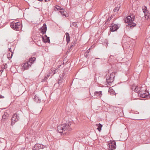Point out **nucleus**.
Returning <instances> with one entry per match:
<instances>
[{
  "mask_svg": "<svg viewBox=\"0 0 150 150\" xmlns=\"http://www.w3.org/2000/svg\"><path fill=\"white\" fill-rule=\"evenodd\" d=\"M71 124L69 122H68V123L64 124L58 126L57 127V132L63 134L67 135L68 134L67 133L68 131L71 130V128L70 127Z\"/></svg>",
  "mask_w": 150,
  "mask_h": 150,
  "instance_id": "f257e3e1",
  "label": "nucleus"
},
{
  "mask_svg": "<svg viewBox=\"0 0 150 150\" xmlns=\"http://www.w3.org/2000/svg\"><path fill=\"white\" fill-rule=\"evenodd\" d=\"M10 26L15 30H19L22 28V25L21 22L13 21L10 23Z\"/></svg>",
  "mask_w": 150,
  "mask_h": 150,
  "instance_id": "f03ea898",
  "label": "nucleus"
},
{
  "mask_svg": "<svg viewBox=\"0 0 150 150\" xmlns=\"http://www.w3.org/2000/svg\"><path fill=\"white\" fill-rule=\"evenodd\" d=\"M36 60V58L33 57H31L30 58L28 62L24 63L23 66V68L24 70H27L28 69L29 67H31V64H33L34 62Z\"/></svg>",
  "mask_w": 150,
  "mask_h": 150,
  "instance_id": "7ed1b4c3",
  "label": "nucleus"
},
{
  "mask_svg": "<svg viewBox=\"0 0 150 150\" xmlns=\"http://www.w3.org/2000/svg\"><path fill=\"white\" fill-rule=\"evenodd\" d=\"M55 7L57 10H60L59 12L62 16H64L65 17H67L68 16V14L66 11L63 8H62L59 6L57 5Z\"/></svg>",
  "mask_w": 150,
  "mask_h": 150,
  "instance_id": "20e7f679",
  "label": "nucleus"
},
{
  "mask_svg": "<svg viewBox=\"0 0 150 150\" xmlns=\"http://www.w3.org/2000/svg\"><path fill=\"white\" fill-rule=\"evenodd\" d=\"M140 97L143 98H146L149 99L150 98V94L149 91L146 89L144 91H142V90L139 94Z\"/></svg>",
  "mask_w": 150,
  "mask_h": 150,
  "instance_id": "39448f33",
  "label": "nucleus"
},
{
  "mask_svg": "<svg viewBox=\"0 0 150 150\" xmlns=\"http://www.w3.org/2000/svg\"><path fill=\"white\" fill-rule=\"evenodd\" d=\"M19 115H17L16 113H15L12 116L11 119V125H13L15 122L18 121L19 119Z\"/></svg>",
  "mask_w": 150,
  "mask_h": 150,
  "instance_id": "423d86ee",
  "label": "nucleus"
},
{
  "mask_svg": "<svg viewBox=\"0 0 150 150\" xmlns=\"http://www.w3.org/2000/svg\"><path fill=\"white\" fill-rule=\"evenodd\" d=\"M117 24H115L113 23H112L111 26H110V31L113 32L116 31L119 28Z\"/></svg>",
  "mask_w": 150,
  "mask_h": 150,
  "instance_id": "0eeeda50",
  "label": "nucleus"
},
{
  "mask_svg": "<svg viewBox=\"0 0 150 150\" xmlns=\"http://www.w3.org/2000/svg\"><path fill=\"white\" fill-rule=\"evenodd\" d=\"M44 148V146L41 144H35L32 148L33 150H39L40 149H42Z\"/></svg>",
  "mask_w": 150,
  "mask_h": 150,
  "instance_id": "6e6552de",
  "label": "nucleus"
},
{
  "mask_svg": "<svg viewBox=\"0 0 150 150\" xmlns=\"http://www.w3.org/2000/svg\"><path fill=\"white\" fill-rule=\"evenodd\" d=\"M108 145L110 150H112L116 149V142L115 141H112L110 143H109Z\"/></svg>",
  "mask_w": 150,
  "mask_h": 150,
  "instance_id": "1a4fd4ad",
  "label": "nucleus"
},
{
  "mask_svg": "<svg viewBox=\"0 0 150 150\" xmlns=\"http://www.w3.org/2000/svg\"><path fill=\"white\" fill-rule=\"evenodd\" d=\"M47 29L46 25L45 23H44L42 27L39 29V30L40 31V32L42 35H44L46 33Z\"/></svg>",
  "mask_w": 150,
  "mask_h": 150,
  "instance_id": "9d476101",
  "label": "nucleus"
},
{
  "mask_svg": "<svg viewBox=\"0 0 150 150\" xmlns=\"http://www.w3.org/2000/svg\"><path fill=\"white\" fill-rule=\"evenodd\" d=\"M147 7L146 6H144L142 7L143 11L144 13L145 18L148 19L149 17L150 13L147 11Z\"/></svg>",
  "mask_w": 150,
  "mask_h": 150,
  "instance_id": "9b49d317",
  "label": "nucleus"
},
{
  "mask_svg": "<svg viewBox=\"0 0 150 150\" xmlns=\"http://www.w3.org/2000/svg\"><path fill=\"white\" fill-rule=\"evenodd\" d=\"M9 112V110H7L5 111L4 114L2 116V121H4L5 119H6L8 118L9 116L8 113Z\"/></svg>",
  "mask_w": 150,
  "mask_h": 150,
  "instance_id": "f8f14e48",
  "label": "nucleus"
},
{
  "mask_svg": "<svg viewBox=\"0 0 150 150\" xmlns=\"http://www.w3.org/2000/svg\"><path fill=\"white\" fill-rule=\"evenodd\" d=\"M124 20L125 23H129L132 22V20L131 16V15H129L127 16L126 18H124Z\"/></svg>",
  "mask_w": 150,
  "mask_h": 150,
  "instance_id": "ddd939ff",
  "label": "nucleus"
},
{
  "mask_svg": "<svg viewBox=\"0 0 150 150\" xmlns=\"http://www.w3.org/2000/svg\"><path fill=\"white\" fill-rule=\"evenodd\" d=\"M114 78H112V77L109 76L108 78L106 79V81L108 84L111 86L112 83L114 81Z\"/></svg>",
  "mask_w": 150,
  "mask_h": 150,
  "instance_id": "4468645a",
  "label": "nucleus"
},
{
  "mask_svg": "<svg viewBox=\"0 0 150 150\" xmlns=\"http://www.w3.org/2000/svg\"><path fill=\"white\" fill-rule=\"evenodd\" d=\"M41 37L42 38V41L44 43H46L47 42L48 43H50L49 37H47V38H45L44 36L43 35H42Z\"/></svg>",
  "mask_w": 150,
  "mask_h": 150,
  "instance_id": "2eb2a0df",
  "label": "nucleus"
},
{
  "mask_svg": "<svg viewBox=\"0 0 150 150\" xmlns=\"http://www.w3.org/2000/svg\"><path fill=\"white\" fill-rule=\"evenodd\" d=\"M65 35H66V40L67 42V44H68L70 41V37L69 33L67 32L65 33Z\"/></svg>",
  "mask_w": 150,
  "mask_h": 150,
  "instance_id": "dca6fc26",
  "label": "nucleus"
},
{
  "mask_svg": "<svg viewBox=\"0 0 150 150\" xmlns=\"http://www.w3.org/2000/svg\"><path fill=\"white\" fill-rule=\"evenodd\" d=\"M34 99L35 101L37 103H40L41 102V99L38 96L36 95L35 96Z\"/></svg>",
  "mask_w": 150,
  "mask_h": 150,
  "instance_id": "f3484780",
  "label": "nucleus"
},
{
  "mask_svg": "<svg viewBox=\"0 0 150 150\" xmlns=\"http://www.w3.org/2000/svg\"><path fill=\"white\" fill-rule=\"evenodd\" d=\"M94 96L98 97L100 98L102 96V91H96L94 93Z\"/></svg>",
  "mask_w": 150,
  "mask_h": 150,
  "instance_id": "a211bd4d",
  "label": "nucleus"
},
{
  "mask_svg": "<svg viewBox=\"0 0 150 150\" xmlns=\"http://www.w3.org/2000/svg\"><path fill=\"white\" fill-rule=\"evenodd\" d=\"M96 126L97 127V129L98 130L99 132H100L101 130V128L103 126V125L100 123L96 124Z\"/></svg>",
  "mask_w": 150,
  "mask_h": 150,
  "instance_id": "6ab92c4d",
  "label": "nucleus"
},
{
  "mask_svg": "<svg viewBox=\"0 0 150 150\" xmlns=\"http://www.w3.org/2000/svg\"><path fill=\"white\" fill-rule=\"evenodd\" d=\"M134 91L135 92L138 93L139 95L140 92L142 91V90L140 88H138V87H136L135 88Z\"/></svg>",
  "mask_w": 150,
  "mask_h": 150,
  "instance_id": "aec40b11",
  "label": "nucleus"
},
{
  "mask_svg": "<svg viewBox=\"0 0 150 150\" xmlns=\"http://www.w3.org/2000/svg\"><path fill=\"white\" fill-rule=\"evenodd\" d=\"M131 24H128L126 25V26L129 27L130 28L133 27L136 25V24L135 23L132 22V23H130Z\"/></svg>",
  "mask_w": 150,
  "mask_h": 150,
  "instance_id": "412c9836",
  "label": "nucleus"
},
{
  "mask_svg": "<svg viewBox=\"0 0 150 150\" xmlns=\"http://www.w3.org/2000/svg\"><path fill=\"white\" fill-rule=\"evenodd\" d=\"M120 7V4L117 5V6L114 9L113 11L114 12H117L119 10Z\"/></svg>",
  "mask_w": 150,
  "mask_h": 150,
  "instance_id": "4be33fe9",
  "label": "nucleus"
},
{
  "mask_svg": "<svg viewBox=\"0 0 150 150\" xmlns=\"http://www.w3.org/2000/svg\"><path fill=\"white\" fill-rule=\"evenodd\" d=\"M108 92L110 93L111 95H113L115 93V91L112 89H109Z\"/></svg>",
  "mask_w": 150,
  "mask_h": 150,
  "instance_id": "5701e85b",
  "label": "nucleus"
},
{
  "mask_svg": "<svg viewBox=\"0 0 150 150\" xmlns=\"http://www.w3.org/2000/svg\"><path fill=\"white\" fill-rule=\"evenodd\" d=\"M66 74V69H65L64 71H63V73H62V74L61 75H60V76H61V78H62V79H63V78H64V76Z\"/></svg>",
  "mask_w": 150,
  "mask_h": 150,
  "instance_id": "b1692460",
  "label": "nucleus"
},
{
  "mask_svg": "<svg viewBox=\"0 0 150 150\" xmlns=\"http://www.w3.org/2000/svg\"><path fill=\"white\" fill-rule=\"evenodd\" d=\"M50 75L49 74H47L46 76H45L44 79H42V82H45V81L48 78V77Z\"/></svg>",
  "mask_w": 150,
  "mask_h": 150,
  "instance_id": "393cba45",
  "label": "nucleus"
},
{
  "mask_svg": "<svg viewBox=\"0 0 150 150\" xmlns=\"http://www.w3.org/2000/svg\"><path fill=\"white\" fill-rule=\"evenodd\" d=\"M76 42L77 40H74V41L72 42L71 45L70 46V48L72 47L73 46H74V45L76 43Z\"/></svg>",
  "mask_w": 150,
  "mask_h": 150,
  "instance_id": "a878e982",
  "label": "nucleus"
},
{
  "mask_svg": "<svg viewBox=\"0 0 150 150\" xmlns=\"http://www.w3.org/2000/svg\"><path fill=\"white\" fill-rule=\"evenodd\" d=\"M60 79H59L58 81V83L59 85H60L61 84L62 82V78H61V76L60 77Z\"/></svg>",
  "mask_w": 150,
  "mask_h": 150,
  "instance_id": "bb28decb",
  "label": "nucleus"
},
{
  "mask_svg": "<svg viewBox=\"0 0 150 150\" xmlns=\"http://www.w3.org/2000/svg\"><path fill=\"white\" fill-rule=\"evenodd\" d=\"M2 20L1 18L0 19V25H1V26H3V25L4 24V21L2 22Z\"/></svg>",
  "mask_w": 150,
  "mask_h": 150,
  "instance_id": "cd10ccee",
  "label": "nucleus"
},
{
  "mask_svg": "<svg viewBox=\"0 0 150 150\" xmlns=\"http://www.w3.org/2000/svg\"><path fill=\"white\" fill-rule=\"evenodd\" d=\"M114 56V55H111L109 57V59L108 60L109 61L111 62L112 60V59H113L112 57H113Z\"/></svg>",
  "mask_w": 150,
  "mask_h": 150,
  "instance_id": "c85d7f7f",
  "label": "nucleus"
},
{
  "mask_svg": "<svg viewBox=\"0 0 150 150\" xmlns=\"http://www.w3.org/2000/svg\"><path fill=\"white\" fill-rule=\"evenodd\" d=\"M109 76L112 77V78L114 79L115 78V74L113 73H111Z\"/></svg>",
  "mask_w": 150,
  "mask_h": 150,
  "instance_id": "c756f323",
  "label": "nucleus"
},
{
  "mask_svg": "<svg viewBox=\"0 0 150 150\" xmlns=\"http://www.w3.org/2000/svg\"><path fill=\"white\" fill-rule=\"evenodd\" d=\"M72 25L76 28L78 27L76 23H73L72 24Z\"/></svg>",
  "mask_w": 150,
  "mask_h": 150,
  "instance_id": "7c9ffc66",
  "label": "nucleus"
},
{
  "mask_svg": "<svg viewBox=\"0 0 150 150\" xmlns=\"http://www.w3.org/2000/svg\"><path fill=\"white\" fill-rule=\"evenodd\" d=\"M10 52H11V57H10V59H11L13 56V52L12 51V50H11V48H10Z\"/></svg>",
  "mask_w": 150,
  "mask_h": 150,
  "instance_id": "2f4dec72",
  "label": "nucleus"
},
{
  "mask_svg": "<svg viewBox=\"0 0 150 150\" xmlns=\"http://www.w3.org/2000/svg\"><path fill=\"white\" fill-rule=\"evenodd\" d=\"M89 52H86L84 54V55L87 58L88 57V54H87Z\"/></svg>",
  "mask_w": 150,
  "mask_h": 150,
  "instance_id": "473e14b6",
  "label": "nucleus"
},
{
  "mask_svg": "<svg viewBox=\"0 0 150 150\" xmlns=\"http://www.w3.org/2000/svg\"><path fill=\"white\" fill-rule=\"evenodd\" d=\"M132 22H133V21L135 19V16H134L132 15Z\"/></svg>",
  "mask_w": 150,
  "mask_h": 150,
  "instance_id": "72a5a7b5",
  "label": "nucleus"
},
{
  "mask_svg": "<svg viewBox=\"0 0 150 150\" xmlns=\"http://www.w3.org/2000/svg\"><path fill=\"white\" fill-rule=\"evenodd\" d=\"M110 20H111V18H108V19H107V22H109V21Z\"/></svg>",
  "mask_w": 150,
  "mask_h": 150,
  "instance_id": "f704fd0d",
  "label": "nucleus"
},
{
  "mask_svg": "<svg viewBox=\"0 0 150 150\" xmlns=\"http://www.w3.org/2000/svg\"><path fill=\"white\" fill-rule=\"evenodd\" d=\"M4 97L3 96H2L1 95H0V98H4Z\"/></svg>",
  "mask_w": 150,
  "mask_h": 150,
  "instance_id": "c9c22d12",
  "label": "nucleus"
},
{
  "mask_svg": "<svg viewBox=\"0 0 150 150\" xmlns=\"http://www.w3.org/2000/svg\"><path fill=\"white\" fill-rule=\"evenodd\" d=\"M9 54V53H8V54L7 55V57L9 59V55L8 54Z\"/></svg>",
  "mask_w": 150,
  "mask_h": 150,
  "instance_id": "e433bc0d",
  "label": "nucleus"
},
{
  "mask_svg": "<svg viewBox=\"0 0 150 150\" xmlns=\"http://www.w3.org/2000/svg\"><path fill=\"white\" fill-rule=\"evenodd\" d=\"M44 36L45 38H47V37H47V35H45L44 36Z\"/></svg>",
  "mask_w": 150,
  "mask_h": 150,
  "instance_id": "4c0bfd02",
  "label": "nucleus"
},
{
  "mask_svg": "<svg viewBox=\"0 0 150 150\" xmlns=\"http://www.w3.org/2000/svg\"><path fill=\"white\" fill-rule=\"evenodd\" d=\"M135 87H135L132 86V90H133V89L134 90V89Z\"/></svg>",
  "mask_w": 150,
  "mask_h": 150,
  "instance_id": "58836bf2",
  "label": "nucleus"
},
{
  "mask_svg": "<svg viewBox=\"0 0 150 150\" xmlns=\"http://www.w3.org/2000/svg\"><path fill=\"white\" fill-rule=\"evenodd\" d=\"M3 70L2 69H1V70H0V72H1V73H2V72H3Z\"/></svg>",
  "mask_w": 150,
  "mask_h": 150,
  "instance_id": "ea45409f",
  "label": "nucleus"
},
{
  "mask_svg": "<svg viewBox=\"0 0 150 150\" xmlns=\"http://www.w3.org/2000/svg\"><path fill=\"white\" fill-rule=\"evenodd\" d=\"M45 1V2H47L48 1H50V0H44Z\"/></svg>",
  "mask_w": 150,
  "mask_h": 150,
  "instance_id": "a19ab883",
  "label": "nucleus"
},
{
  "mask_svg": "<svg viewBox=\"0 0 150 150\" xmlns=\"http://www.w3.org/2000/svg\"><path fill=\"white\" fill-rule=\"evenodd\" d=\"M107 21L105 23V24H106L107 25L108 24V23H107Z\"/></svg>",
  "mask_w": 150,
  "mask_h": 150,
  "instance_id": "79ce46f5",
  "label": "nucleus"
},
{
  "mask_svg": "<svg viewBox=\"0 0 150 150\" xmlns=\"http://www.w3.org/2000/svg\"><path fill=\"white\" fill-rule=\"evenodd\" d=\"M109 18H110L111 20L112 19V17L111 16L110 17H109Z\"/></svg>",
  "mask_w": 150,
  "mask_h": 150,
  "instance_id": "37998d69",
  "label": "nucleus"
},
{
  "mask_svg": "<svg viewBox=\"0 0 150 150\" xmlns=\"http://www.w3.org/2000/svg\"><path fill=\"white\" fill-rule=\"evenodd\" d=\"M57 71V70H55V71H54V74H55V72H56V71Z\"/></svg>",
  "mask_w": 150,
  "mask_h": 150,
  "instance_id": "c03bdc74",
  "label": "nucleus"
},
{
  "mask_svg": "<svg viewBox=\"0 0 150 150\" xmlns=\"http://www.w3.org/2000/svg\"><path fill=\"white\" fill-rule=\"evenodd\" d=\"M2 74V73L0 72V76H1Z\"/></svg>",
  "mask_w": 150,
  "mask_h": 150,
  "instance_id": "a18cd8bd",
  "label": "nucleus"
},
{
  "mask_svg": "<svg viewBox=\"0 0 150 150\" xmlns=\"http://www.w3.org/2000/svg\"><path fill=\"white\" fill-rule=\"evenodd\" d=\"M39 1H43V0H38Z\"/></svg>",
  "mask_w": 150,
  "mask_h": 150,
  "instance_id": "49530a36",
  "label": "nucleus"
},
{
  "mask_svg": "<svg viewBox=\"0 0 150 150\" xmlns=\"http://www.w3.org/2000/svg\"><path fill=\"white\" fill-rule=\"evenodd\" d=\"M8 51H9V48H8Z\"/></svg>",
  "mask_w": 150,
  "mask_h": 150,
  "instance_id": "de8ad7c7",
  "label": "nucleus"
},
{
  "mask_svg": "<svg viewBox=\"0 0 150 150\" xmlns=\"http://www.w3.org/2000/svg\"><path fill=\"white\" fill-rule=\"evenodd\" d=\"M11 85H10V88L11 87Z\"/></svg>",
  "mask_w": 150,
  "mask_h": 150,
  "instance_id": "09e8293b",
  "label": "nucleus"
},
{
  "mask_svg": "<svg viewBox=\"0 0 150 150\" xmlns=\"http://www.w3.org/2000/svg\"><path fill=\"white\" fill-rule=\"evenodd\" d=\"M11 68L10 69V71H11Z\"/></svg>",
  "mask_w": 150,
  "mask_h": 150,
  "instance_id": "8fccbe9b",
  "label": "nucleus"
},
{
  "mask_svg": "<svg viewBox=\"0 0 150 150\" xmlns=\"http://www.w3.org/2000/svg\"><path fill=\"white\" fill-rule=\"evenodd\" d=\"M106 42V44H107V41H106V42Z\"/></svg>",
  "mask_w": 150,
  "mask_h": 150,
  "instance_id": "3c124183",
  "label": "nucleus"
},
{
  "mask_svg": "<svg viewBox=\"0 0 150 150\" xmlns=\"http://www.w3.org/2000/svg\"><path fill=\"white\" fill-rule=\"evenodd\" d=\"M6 0L7 1H8V0Z\"/></svg>",
  "mask_w": 150,
  "mask_h": 150,
  "instance_id": "603ef678",
  "label": "nucleus"
}]
</instances>
